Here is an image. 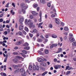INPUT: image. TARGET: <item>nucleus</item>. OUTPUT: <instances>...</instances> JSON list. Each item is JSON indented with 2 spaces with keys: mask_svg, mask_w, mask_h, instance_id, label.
I'll return each instance as SVG.
<instances>
[{
  "mask_svg": "<svg viewBox=\"0 0 76 76\" xmlns=\"http://www.w3.org/2000/svg\"><path fill=\"white\" fill-rule=\"evenodd\" d=\"M24 21V18L23 17H21L19 20V22L20 25L19 27V29L20 31H22L23 29V22Z\"/></svg>",
  "mask_w": 76,
  "mask_h": 76,
  "instance_id": "obj_1",
  "label": "nucleus"
},
{
  "mask_svg": "<svg viewBox=\"0 0 76 76\" xmlns=\"http://www.w3.org/2000/svg\"><path fill=\"white\" fill-rule=\"evenodd\" d=\"M24 69L23 68H21L20 69V72H22L21 73V75L23 76H26V75H25V73H26V72L25 71H23Z\"/></svg>",
  "mask_w": 76,
  "mask_h": 76,
  "instance_id": "obj_2",
  "label": "nucleus"
},
{
  "mask_svg": "<svg viewBox=\"0 0 76 76\" xmlns=\"http://www.w3.org/2000/svg\"><path fill=\"white\" fill-rule=\"evenodd\" d=\"M33 70H39V66L38 65H37L35 66L34 64L33 65Z\"/></svg>",
  "mask_w": 76,
  "mask_h": 76,
  "instance_id": "obj_3",
  "label": "nucleus"
},
{
  "mask_svg": "<svg viewBox=\"0 0 76 76\" xmlns=\"http://www.w3.org/2000/svg\"><path fill=\"white\" fill-rule=\"evenodd\" d=\"M61 67V65H56L54 66V68L56 70L58 69H60Z\"/></svg>",
  "mask_w": 76,
  "mask_h": 76,
  "instance_id": "obj_4",
  "label": "nucleus"
},
{
  "mask_svg": "<svg viewBox=\"0 0 76 76\" xmlns=\"http://www.w3.org/2000/svg\"><path fill=\"white\" fill-rule=\"evenodd\" d=\"M29 27L30 28H34L35 27V26L34 24H33L32 23H31Z\"/></svg>",
  "mask_w": 76,
  "mask_h": 76,
  "instance_id": "obj_5",
  "label": "nucleus"
},
{
  "mask_svg": "<svg viewBox=\"0 0 76 76\" xmlns=\"http://www.w3.org/2000/svg\"><path fill=\"white\" fill-rule=\"evenodd\" d=\"M22 43V41H19L17 42L16 44V45H21Z\"/></svg>",
  "mask_w": 76,
  "mask_h": 76,
  "instance_id": "obj_6",
  "label": "nucleus"
},
{
  "mask_svg": "<svg viewBox=\"0 0 76 76\" xmlns=\"http://www.w3.org/2000/svg\"><path fill=\"white\" fill-rule=\"evenodd\" d=\"M13 61L15 63H18L19 61L17 58H14L13 59Z\"/></svg>",
  "mask_w": 76,
  "mask_h": 76,
  "instance_id": "obj_7",
  "label": "nucleus"
},
{
  "mask_svg": "<svg viewBox=\"0 0 76 76\" xmlns=\"http://www.w3.org/2000/svg\"><path fill=\"white\" fill-rule=\"evenodd\" d=\"M62 50V49L61 48H58V50L56 53H61Z\"/></svg>",
  "mask_w": 76,
  "mask_h": 76,
  "instance_id": "obj_8",
  "label": "nucleus"
},
{
  "mask_svg": "<svg viewBox=\"0 0 76 76\" xmlns=\"http://www.w3.org/2000/svg\"><path fill=\"white\" fill-rule=\"evenodd\" d=\"M38 6V5L37 4H34L33 5V7L34 8H36V7H37Z\"/></svg>",
  "mask_w": 76,
  "mask_h": 76,
  "instance_id": "obj_9",
  "label": "nucleus"
},
{
  "mask_svg": "<svg viewBox=\"0 0 76 76\" xmlns=\"http://www.w3.org/2000/svg\"><path fill=\"white\" fill-rule=\"evenodd\" d=\"M32 14L34 16H35V15H38V13H37L35 11H33L32 12Z\"/></svg>",
  "mask_w": 76,
  "mask_h": 76,
  "instance_id": "obj_10",
  "label": "nucleus"
},
{
  "mask_svg": "<svg viewBox=\"0 0 76 76\" xmlns=\"http://www.w3.org/2000/svg\"><path fill=\"white\" fill-rule=\"evenodd\" d=\"M3 31V28L2 25H0V32H2Z\"/></svg>",
  "mask_w": 76,
  "mask_h": 76,
  "instance_id": "obj_11",
  "label": "nucleus"
},
{
  "mask_svg": "<svg viewBox=\"0 0 76 76\" xmlns=\"http://www.w3.org/2000/svg\"><path fill=\"white\" fill-rule=\"evenodd\" d=\"M40 2L42 4H45L46 3L45 0H40Z\"/></svg>",
  "mask_w": 76,
  "mask_h": 76,
  "instance_id": "obj_12",
  "label": "nucleus"
},
{
  "mask_svg": "<svg viewBox=\"0 0 76 76\" xmlns=\"http://www.w3.org/2000/svg\"><path fill=\"white\" fill-rule=\"evenodd\" d=\"M38 61H39V62H43V61H44V60L41 58H40L38 59Z\"/></svg>",
  "mask_w": 76,
  "mask_h": 76,
  "instance_id": "obj_13",
  "label": "nucleus"
},
{
  "mask_svg": "<svg viewBox=\"0 0 76 76\" xmlns=\"http://www.w3.org/2000/svg\"><path fill=\"white\" fill-rule=\"evenodd\" d=\"M28 69L30 70H32V66L31 65H30L28 67Z\"/></svg>",
  "mask_w": 76,
  "mask_h": 76,
  "instance_id": "obj_14",
  "label": "nucleus"
},
{
  "mask_svg": "<svg viewBox=\"0 0 76 76\" xmlns=\"http://www.w3.org/2000/svg\"><path fill=\"white\" fill-rule=\"evenodd\" d=\"M0 75H1L2 76H7V75H6V74L4 73L3 72H1L0 73Z\"/></svg>",
  "mask_w": 76,
  "mask_h": 76,
  "instance_id": "obj_15",
  "label": "nucleus"
},
{
  "mask_svg": "<svg viewBox=\"0 0 76 76\" xmlns=\"http://www.w3.org/2000/svg\"><path fill=\"white\" fill-rule=\"evenodd\" d=\"M25 6V4L24 3H22L20 5V6L21 7H23V8Z\"/></svg>",
  "mask_w": 76,
  "mask_h": 76,
  "instance_id": "obj_16",
  "label": "nucleus"
},
{
  "mask_svg": "<svg viewBox=\"0 0 76 76\" xmlns=\"http://www.w3.org/2000/svg\"><path fill=\"white\" fill-rule=\"evenodd\" d=\"M55 20H56V22L57 24V25H59L60 24V22L58 20V19H55Z\"/></svg>",
  "mask_w": 76,
  "mask_h": 76,
  "instance_id": "obj_17",
  "label": "nucleus"
},
{
  "mask_svg": "<svg viewBox=\"0 0 76 76\" xmlns=\"http://www.w3.org/2000/svg\"><path fill=\"white\" fill-rule=\"evenodd\" d=\"M52 38H57V35L55 34L52 35Z\"/></svg>",
  "mask_w": 76,
  "mask_h": 76,
  "instance_id": "obj_18",
  "label": "nucleus"
},
{
  "mask_svg": "<svg viewBox=\"0 0 76 76\" xmlns=\"http://www.w3.org/2000/svg\"><path fill=\"white\" fill-rule=\"evenodd\" d=\"M29 45V44L27 42L25 43V44L23 45L24 47H28Z\"/></svg>",
  "mask_w": 76,
  "mask_h": 76,
  "instance_id": "obj_19",
  "label": "nucleus"
},
{
  "mask_svg": "<svg viewBox=\"0 0 76 76\" xmlns=\"http://www.w3.org/2000/svg\"><path fill=\"white\" fill-rule=\"evenodd\" d=\"M37 41L39 42H42V40L41 38L38 39Z\"/></svg>",
  "mask_w": 76,
  "mask_h": 76,
  "instance_id": "obj_20",
  "label": "nucleus"
},
{
  "mask_svg": "<svg viewBox=\"0 0 76 76\" xmlns=\"http://www.w3.org/2000/svg\"><path fill=\"white\" fill-rule=\"evenodd\" d=\"M22 52L24 54H27V51L25 50H22Z\"/></svg>",
  "mask_w": 76,
  "mask_h": 76,
  "instance_id": "obj_21",
  "label": "nucleus"
},
{
  "mask_svg": "<svg viewBox=\"0 0 76 76\" xmlns=\"http://www.w3.org/2000/svg\"><path fill=\"white\" fill-rule=\"evenodd\" d=\"M69 39L71 42H74L75 41V39L74 38H69Z\"/></svg>",
  "mask_w": 76,
  "mask_h": 76,
  "instance_id": "obj_22",
  "label": "nucleus"
},
{
  "mask_svg": "<svg viewBox=\"0 0 76 76\" xmlns=\"http://www.w3.org/2000/svg\"><path fill=\"white\" fill-rule=\"evenodd\" d=\"M69 37H71L70 38H73V36L72 34L71 33L69 34Z\"/></svg>",
  "mask_w": 76,
  "mask_h": 76,
  "instance_id": "obj_23",
  "label": "nucleus"
},
{
  "mask_svg": "<svg viewBox=\"0 0 76 76\" xmlns=\"http://www.w3.org/2000/svg\"><path fill=\"white\" fill-rule=\"evenodd\" d=\"M43 48H42L40 49L39 50H38V53H41V52L42 51H43Z\"/></svg>",
  "mask_w": 76,
  "mask_h": 76,
  "instance_id": "obj_24",
  "label": "nucleus"
},
{
  "mask_svg": "<svg viewBox=\"0 0 76 76\" xmlns=\"http://www.w3.org/2000/svg\"><path fill=\"white\" fill-rule=\"evenodd\" d=\"M31 20H28L27 23V25L28 26H29V25H30V23H31Z\"/></svg>",
  "mask_w": 76,
  "mask_h": 76,
  "instance_id": "obj_25",
  "label": "nucleus"
},
{
  "mask_svg": "<svg viewBox=\"0 0 76 76\" xmlns=\"http://www.w3.org/2000/svg\"><path fill=\"white\" fill-rule=\"evenodd\" d=\"M41 65L42 66H46V64L44 63H41Z\"/></svg>",
  "mask_w": 76,
  "mask_h": 76,
  "instance_id": "obj_26",
  "label": "nucleus"
},
{
  "mask_svg": "<svg viewBox=\"0 0 76 76\" xmlns=\"http://www.w3.org/2000/svg\"><path fill=\"white\" fill-rule=\"evenodd\" d=\"M28 7V5H25L24 7V8H23L24 9H25V10H26V9H27Z\"/></svg>",
  "mask_w": 76,
  "mask_h": 76,
  "instance_id": "obj_27",
  "label": "nucleus"
},
{
  "mask_svg": "<svg viewBox=\"0 0 76 76\" xmlns=\"http://www.w3.org/2000/svg\"><path fill=\"white\" fill-rule=\"evenodd\" d=\"M47 73V72H44L43 73L42 75V76H44Z\"/></svg>",
  "mask_w": 76,
  "mask_h": 76,
  "instance_id": "obj_28",
  "label": "nucleus"
},
{
  "mask_svg": "<svg viewBox=\"0 0 76 76\" xmlns=\"http://www.w3.org/2000/svg\"><path fill=\"white\" fill-rule=\"evenodd\" d=\"M45 52L46 54H47L48 53V50L47 49L45 50Z\"/></svg>",
  "mask_w": 76,
  "mask_h": 76,
  "instance_id": "obj_29",
  "label": "nucleus"
},
{
  "mask_svg": "<svg viewBox=\"0 0 76 76\" xmlns=\"http://www.w3.org/2000/svg\"><path fill=\"white\" fill-rule=\"evenodd\" d=\"M69 29L68 27H64V30L66 31H67Z\"/></svg>",
  "mask_w": 76,
  "mask_h": 76,
  "instance_id": "obj_30",
  "label": "nucleus"
},
{
  "mask_svg": "<svg viewBox=\"0 0 76 76\" xmlns=\"http://www.w3.org/2000/svg\"><path fill=\"white\" fill-rule=\"evenodd\" d=\"M11 14L12 15H13L15 14V12L13 11V10H11Z\"/></svg>",
  "mask_w": 76,
  "mask_h": 76,
  "instance_id": "obj_31",
  "label": "nucleus"
},
{
  "mask_svg": "<svg viewBox=\"0 0 76 76\" xmlns=\"http://www.w3.org/2000/svg\"><path fill=\"white\" fill-rule=\"evenodd\" d=\"M16 57L18 58H19L20 60H23V58L20 56H17Z\"/></svg>",
  "mask_w": 76,
  "mask_h": 76,
  "instance_id": "obj_32",
  "label": "nucleus"
},
{
  "mask_svg": "<svg viewBox=\"0 0 76 76\" xmlns=\"http://www.w3.org/2000/svg\"><path fill=\"white\" fill-rule=\"evenodd\" d=\"M32 32H34V33H35L36 32H37V30H36V29H35L33 30Z\"/></svg>",
  "mask_w": 76,
  "mask_h": 76,
  "instance_id": "obj_33",
  "label": "nucleus"
},
{
  "mask_svg": "<svg viewBox=\"0 0 76 76\" xmlns=\"http://www.w3.org/2000/svg\"><path fill=\"white\" fill-rule=\"evenodd\" d=\"M70 71H67V72H66V75L67 76L69 74H70Z\"/></svg>",
  "mask_w": 76,
  "mask_h": 76,
  "instance_id": "obj_34",
  "label": "nucleus"
},
{
  "mask_svg": "<svg viewBox=\"0 0 76 76\" xmlns=\"http://www.w3.org/2000/svg\"><path fill=\"white\" fill-rule=\"evenodd\" d=\"M13 67H14V68L15 69H17L18 67V65H13Z\"/></svg>",
  "mask_w": 76,
  "mask_h": 76,
  "instance_id": "obj_35",
  "label": "nucleus"
},
{
  "mask_svg": "<svg viewBox=\"0 0 76 76\" xmlns=\"http://www.w3.org/2000/svg\"><path fill=\"white\" fill-rule=\"evenodd\" d=\"M30 18L31 19H32L34 18V16L32 15H31L30 16Z\"/></svg>",
  "mask_w": 76,
  "mask_h": 76,
  "instance_id": "obj_36",
  "label": "nucleus"
},
{
  "mask_svg": "<svg viewBox=\"0 0 76 76\" xmlns=\"http://www.w3.org/2000/svg\"><path fill=\"white\" fill-rule=\"evenodd\" d=\"M29 36H30V38H32V37H33V36L34 35H33V34H31V33H29Z\"/></svg>",
  "mask_w": 76,
  "mask_h": 76,
  "instance_id": "obj_37",
  "label": "nucleus"
},
{
  "mask_svg": "<svg viewBox=\"0 0 76 76\" xmlns=\"http://www.w3.org/2000/svg\"><path fill=\"white\" fill-rule=\"evenodd\" d=\"M20 53V54H21V55H22V56L23 57H26V56L23 53Z\"/></svg>",
  "mask_w": 76,
  "mask_h": 76,
  "instance_id": "obj_38",
  "label": "nucleus"
},
{
  "mask_svg": "<svg viewBox=\"0 0 76 76\" xmlns=\"http://www.w3.org/2000/svg\"><path fill=\"white\" fill-rule=\"evenodd\" d=\"M25 30L26 31H29V29H28V27H25Z\"/></svg>",
  "mask_w": 76,
  "mask_h": 76,
  "instance_id": "obj_39",
  "label": "nucleus"
},
{
  "mask_svg": "<svg viewBox=\"0 0 76 76\" xmlns=\"http://www.w3.org/2000/svg\"><path fill=\"white\" fill-rule=\"evenodd\" d=\"M25 23L26 25H27V23H28V19H26L25 20Z\"/></svg>",
  "mask_w": 76,
  "mask_h": 76,
  "instance_id": "obj_40",
  "label": "nucleus"
},
{
  "mask_svg": "<svg viewBox=\"0 0 76 76\" xmlns=\"http://www.w3.org/2000/svg\"><path fill=\"white\" fill-rule=\"evenodd\" d=\"M22 32L23 33V34H24V35H26V32L24 31V30L22 31Z\"/></svg>",
  "mask_w": 76,
  "mask_h": 76,
  "instance_id": "obj_41",
  "label": "nucleus"
},
{
  "mask_svg": "<svg viewBox=\"0 0 76 76\" xmlns=\"http://www.w3.org/2000/svg\"><path fill=\"white\" fill-rule=\"evenodd\" d=\"M18 34L19 35H22V33L21 31H19L18 32Z\"/></svg>",
  "mask_w": 76,
  "mask_h": 76,
  "instance_id": "obj_42",
  "label": "nucleus"
},
{
  "mask_svg": "<svg viewBox=\"0 0 76 76\" xmlns=\"http://www.w3.org/2000/svg\"><path fill=\"white\" fill-rule=\"evenodd\" d=\"M3 34H4V35H6L7 34V31H5L4 33H3Z\"/></svg>",
  "mask_w": 76,
  "mask_h": 76,
  "instance_id": "obj_43",
  "label": "nucleus"
},
{
  "mask_svg": "<svg viewBox=\"0 0 76 76\" xmlns=\"http://www.w3.org/2000/svg\"><path fill=\"white\" fill-rule=\"evenodd\" d=\"M69 66H66V70H67V69L68 70H70V69H69Z\"/></svg>",
  "mask_w": 76,
  "mask_h": 76,
  "instance_id": "obj_44",
  "label": "nucleus"
},
{
  "mask_svg": "<svg viewBox=\"0 0 76 76\" xmlns=\"http://www.w3.org/2000/svg\"><path fill=\"white\" fill-rule=\"evenodd\" d=\"M9 3H8L5 6L6 7H9Z\"/></svg>",
  "mask_w": 76,
  "mask_h": 76,
  "instance_id": "obj_45",
  "label": "nucleus"
},
{
  "mask_svg": "<svg viewBox=\"0 0 76 76\" xmlns=\"http://www.w3.org/2000/svg\"><path fill=\"white\" fill-rule=\"evenodd\" d=\"M53 47H56L57 46V44H53Z\"/></svg>",
  "mask_w": 76,
  "mask_h": 76,
  "instance_id": "obj_46",
  "label": "nucleus"
},
{
  "mask_svg": "<svg viewBox=\"0 0 76 76\" xmlns=\"http://www.w3.org/2000/svg\"><path fill=\"white\" fill-rule=\"evenodd\" d=\"M39 16L40 17V18H41V11H40V12L39 13Z\"/></svg>",
  "mask_w": 76,
  "mask_h": 76,
  "instance_id": "obj_47",
  "label": "nucleus"
},
{
  "mask_svg": "<svg viewBox=\"0 0 76 76\" xmlns=\"http://www.w3.org/2000/svg\"><path fill=\"white\" fill-rule=\"evenodd\" d=\"M61 26H64V23L62 22L61 23Z\"/></svg>",
  "mask_w": 76,
  "mask_h": 76,
  "instance_id": "obj_48",
  "label": "nucleus"
},
{
  "mask_svg": "<svg viewBox=\"0 0 76 76\" xmlns=\"http://www.w3.org/2000/svg\"><path fill=\"white\" fill-rule=\"evenodd\" d=\"M47 5L48 7H51V4L49 3Z\"/></svg>",
  "mask_w": 76,
  "mask_h": 76,
  "instance_id": "obj_49",
  "label": "nucleus"
},
{
  "mask_svg": "<svg viewBox=\"0 0 76 76\" xmlns=\"http://www.w3.org/2000/svg\"><path fill=\"white\" fill-rule=\"evenodd\" d=\"M72 45H74L75 46H76V42H73L72 43Z\"/></svg>",
  "mask_w": 76,
  "mask_h": 76,
  "instance_id": "obj_50",
  "label": "nucleus"
},
{
  "mask_svg": "<svg viewBox=\"0 0 76 76\" xmlns=\"http://www.w3.org/2000/svg\"><path fill=\"white\" fill-rule=\"evenodd\" d=\"M12 54H14V55H16V54H18V53L17 52H14L12 53Z\"/></svg>",
  "mask_w": 76,
  "mask_h": 76,
  "instance_id": "obj_51",
  "label": "nucleus"
},
{
  "mask_svg": "<svg viewBox=\"0 0 76 76\" xmlns=\"http://www.w3.org/2000/svg\"><path fill=\"white\" fill-rule=\"evenodd\" d=\"M3 19L1 18L0 19V22L1 23V22H3Z\"/></svg>",
  "mask_w": 76,
  "mask_h": 76,
  "instance_id": "obj_52",
  "label": "nucleus"
},
{
  "mask_svg": "<svg viewBox=\"0 0 76 76\" xmlns=\"http://www.w3.org/2000/svg\"><path fill=\"white\" fill-rule=\"evenodd\" d=\"M49 26L50 28H53V26L52 25V24H50L49 25Z\"/></svg>",
  "mask_w": 76,
  "mask_h": 76,
  "instance_id": "obj_53",
  "label": "nucleus"
},
{
  "mask_svg": "<svg viewBox=\"0 0 76 76\" xmlns=\"http://www.w3.org/2000/svg\"><path fill=\"white\" fill-rule=\"evenodd\" d=\"M57 59H56V58H55L54 59V62H57Z\"/></svg>",
  "mask_w": 76,
  "mask_h": 76,
  "instance_id": "obj_54",
  "label": "nucleus"
},
{
  "mask_svg": "<svg viewBox=\"0 0 76 76\" xmlns=\"http://www.w3.org/2000/svg\"><path fill=\"white\" fill-rule=\"evenodd\" d=\"M9 22H10V21L9 20H7L6 21V23H9Z\"/></svg>",
  "mask_w": 76,
  "mask_h": 76,
  "instance_id": "obj_55",
  "label": "nucleus"
},
{
  "mask_svg": "<svg viewBox=\"0 0 76 76\" xmlns=\"http://www.w3.org/2000/svg\"><path fill=\"white\" fill-rule=\"evenodd\" d=\"M12 5L14 7H15V3H12Z\"/></svg>",
  "mask_w": 76,
  "mask_h": 76,
  "instance_id": "obj_56",
  "label": "nucleus"
},
{
  "mask_svg": "<svg viewBox=\"0 0 76 76\" xmlns=\"http://www.w3.org/2000/svg\"><path fill=\"white\" fill-rule=\"evenodd\" d=\"M54 46L53 44L50 46V48H54Z\"/></svg>",
  "mask_w": 76,
  "mask_h": 76,
  "instance_id": "obj_57",
  "label": "nucleus"
},
{
  "mask_svg": "<svg viewBox=\"0 0 76 76\" xmlns=\"http://www.w3.org/2000/svg\"><path fill=\"white\" fill-rule=\"evenodd\" d=\"M6 28H10V27H9V26L8 25H7L6 26Z\"/></svg>",
  "mask_w": 76,
  "mask_h": 76,
  "instance_id": "obj_58",
  "label": "nucleus"
},
{
  "mask_svg": "<svg viewBox=\"0 0 76 76\" xmlns=\"http://www.w3.org/2000/svg\"><path fill=\"white\" fill-rule=\"evenodd\" d=\"M22 12H23V13H24L25 12V10L24 9H22Z\"/></svg>",
  "mask_w": 76,
  "mask_h": 76,
  "instance_id": "obj_59",
  "label": "nucleus"
},
{
  "mask_svg": "<svg viewBox=\"0 0 76 76\" xmlns=\"http://www.w3.org/2000/svg\"><path fill=\"white\" fill-rule=\"evenodd\" d=\"M51 16L52 18H54V17H55V15H54V14H53L51 15Z\"/></svg>",
  "mask_w": 76,
  "mask_h": 76,
  "instance_id": "obj_60",
  "label": "nucleus"
},
{
  "mask_svg": "<svg viewBox=\"0 0 76 76\" xmlns=\"http://www.w3.org/2000/svg\"><path fill=\"white\" fill-rule=\"evenodd\" d=\"M29 49H30V47L29 46L27 47V50H28Z\"/></svg>",
  "mask_w": 76,
  "mask_h": 76,
  "instance_id": "obj_61",
  "label": "nucleus"
},
{
  "mask_svg": "<svg viewBox=\"0 0 76 76\" xmlns=\"http://www.w3.org/2000/svg\"><path fill=\"white\" fill-rule=\"evenodd\" d=\"M3 14H1L0 15V18H2L3 17Z\"/></svg>",
  "mask_w": 76,
  "mask_h": 76,
  "instance_id": "obj_62",
  "label": "nucleus"
},
{
  "mask_svg": "<svg viewBox=\"0 0 76 76\" xmlns=\"http://www.w3.org/2000/svg\"><path fill=\"white\" fill-rule=\"evenodd\" d=\"M46 38H48V35H46L45 36Z\"/></svg>",
  "mask_w": 76,
  "mask_h": 76,
  "instance_id": "obj_63",
  "label": "nucleus"
},
{
  "mask_svg": "<svg viewBox=\"0 0 76 76\" xmlns=\"http://www.w3.org/2000/svg\"><path fill=\"white\" fill-rule=\"evenodd\" d=\"M73 60L74 61H76V58H73Z\"/></svg>",
  "mask_w": 76,
  "mask_h": 76,
  "instance_id": "obj_64",
  "label": "nucleus"
}]
</instances>
